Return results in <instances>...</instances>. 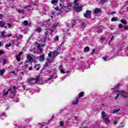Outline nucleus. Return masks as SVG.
<instances>
[{"mask_svg": "<svg viewBox=\"0 0 128 128\" xmlns=\"http://www.w3.org/2000/svg\"><path fill=\"white\" fill-rule=\"evenodd\" d=\"M72 6V3L67 4L66 6H64L63 5L62 7L60 9L59 14H60V16H62V12H64V14H66V12H68V11L66 10H64V8H70V7Z\"/></svg>", "mask_w": 128, "mask_h": 128, "instance_id": "f257e3e1", "label": "nucleus"}, {"mask_svg": "<svg viewBox=\"0 0 128 128\" xmlns=\"http://www.w3.org/2000/svg\"><path fill=\"white\" fill-rule=\"evenodd\" d=\"M39 80H40V76H38L36 79H28V82H29L30 84H36Z\"/></svg>", "mask_w": 128, "mask_h": 128, "instance_id": "f03ea898", "label": "nucleus"}, {"mask_svg": "<svg viewBox=\"0 0 128 128\" xmlns=\"http://www.w3.org/2000/svg\"><path fill=\"white\" fill-rule=\"evenodd\" d=\"M74 8L76 9V12H82V7L80 6V4H76V5L74 6Z\"/></svg>", "mask_w": 128, "mask_h": 128, "instance_id": "7ed1b4c3", "label": "nucleus"}, {"mask_svg": "<svg viewBox=\"0 0 128 128\" xmlns=\"http://www.w3.org/2000/svg\"><path fill=\"white\" fill-rule=\"evenodd\" d=\"M58 54V52L56 51H54L52 52H50V53L48 54V56L50 58H54L55 56H56Z\"/></svg>", "mask_w": 128, "mask_h": 128, "instance_id": "20e7f679", "label": "nucleus"}, {"mask_svg": "<svg viewBox=\"0 0 128 128\" xmlns=\"http://www.w3.org/2000/svg\"><path fill=\"white\" fill-rule=\"evenodd\" d=\"M35 44L37 46V48H38V50H39L40 53L42 54V46L44 47V46L42 45V44H40L38 42H36Z\"/></svg>", "mask_w": 128, "mask_h": 128, "instance_id": "39448f33", "label": "nucleus"}, {"mask_svg": "<svg viewBox=\"0 0 128 128\" xmlns=\"http://www.w3.org/2000/svg\"><path fill=\"white\" fill-rule=\"evenodd\" d=\"M119 94L121 96H122V98H126L128 96V93L124 91H120Z\"/></svg>", "mask_w": 128, "mask_h": 128, "instance_id": "423d86ee", "label": "nucleus"}, {"mask_svg": "<svg viewBox=\"0 0 128 128\" xmlns=\"http://www.w3.org/2000/svg\"><path fill=\"white\" fill-rule=\"evenodd\" d=\"M92 14V10H87L86 12L84 14V18H88Z\"/></svg>", "mask_w": 128, "mask_h": 128, "instance_id": "0eeeda50", "label": "nucleus"}, {"mask_svg": "<svg viewBox=\"0 0 128 128\" xmlns=\"http://www.w3.org/2000/svg\"><path fill=\"white\" fill-rule=\"evenodd\" d=\"M37 60H39L40 62H44V54H42L40 56L37 57Z\"/></svg>", "mask_w": 128, "mask_h": 128, "instance_id": "6e6552de", "label": "nucleus"}, {"mask_svg": "<svg viewBox=\"0 0 128 128\" xmlns=\"http://www.w3.org/2000/svg\"><path fill=\"white\" fill-rule=\"evenodd\" d=\"M78 102H80V98H78V97H77L76 98L75 100L72 102V104L74 106H76V104H78Z\"/></svg>", "mask_w": 128, "mask_h": 128, "instance_id": "1a4fd4ad", "label": "nucleus"}, {"mask_svg": "<svg viewBox=\"0 0 128 128\" xmlns=\"http://www.w3.org/2000/svg\"><path fill=\"white\" fill-rule=\"evenodd\" d=\"M58 24V22L55 23L54 26L52 27V28L50 29V30L51 32H54V31L56 28V26Z\"/></svg>", "mask_w": 128, "mask_h": 128, "instance_id": "9d476101", "label": "nucleus"}, {"mask_svg": "<svg viewBox=\"0 0 128 128\" xmlns=\"http://www.w3.org/2000/svg\"><path fill=\"white\" fill-rule=\"evenodd\" d=\"M102 120L106 119V118H108V115H106V112L104 111L102 112Z\"/></svg>", "mask_w": 128, "mask_h": 128, "instance_id": "9b49d317", "label": "nucleus"}, {"mask_svg": "<svg viewBox=\"0 0 128 128\" xmlns=\"http://www.w3.org/2000/svg\"><path fill=\"white\" fill-rule=\"evenodd\" d=\"M102 12L100 9L99 8H96L93 11V13L94 14H100Z\"/></svg>", "mask_w": 128, "mask_h": 128, "instance_id": "f8f14e48", "label": "nucleus"}, {"mask_svg": "<svg viewBox=\"0 0 128 128\" xmlns=\"http://www.w3.org/2000/svg\"><path fill=\"white\" fill-rule=\"evenodd\" d=\"M24 26H30L32 24V23L30 22L28 24V20H24L23 22Z\"/></svg>", "mask_w": 128, "mask_h": 128, "instance_id": "ddd939ff", "label": "nucleus"}, {"mask_svg": "<svg viewBox=\"0 0 128 128\" xmlns=\"http://www.w3.org/2000/svg\"><path fill=\"white\" fill-rule=\"evenodd\" d=\"M54 75H52V76H50V78H48V80H45L44 82L48 83V81H49V80H54Z\"/></svg>", "mask_w": 128, "mask_h": 128, "instance_id": "4468645a", "label": "nucleus"}, {"mask_svg": "<svg viewBox=\"0 0 128 128\" xmlns=\"http://www.w3.org/2000/svg\"><path fill=\"white\" fill-rule=\"evenodd\" d=\"M14 44H16V42H12V43H10V44H6V45L5 48H10V46H14Z\"/></svg>", "mask_w": 128, "mask_h": 128, "instance_id": "2eb2a0df", "label": "nucleus"}, {"mask_svg": "<svg viewBox=\"0 0 128 128\" xmlns=\"http://www.w3.org/2000/svg\"><path fill=\"white\" fill-rule=\"evenodd\" d=\"M59 70H60V72H62V74H66V72H64V69H62V65H60L59 66Z\"/></svg>", "mask_w": 128, "mask_h": 128, "instance_id": "dca6fc26", "label": "nucleus"}, {"mask_svg": "<svg viewBox=\"0 0 128 128\" xmlns=\"http://www.w3.org/2000/svg\"><path fill=\"white\" fill-rule=\"evenodd\" d=\"M0 38H6V31H4L2 32V34L0 36Z\"/></svg>", "mask_w": 128, "mask_h": 128, "instance_id": "f3484780", "label": "nucleus"}, {"mask_svg": "<svg viewBox=\"0 0 128 128\" xmlns=\"http://www.w3.org/2000/svg\"><path fill=\"white\" fill-rule=\"evenodd\" d=\"M40 66L38 64H36L34 66V68L35 70H40Z\"/></svg>", "mask_w": 128, "mask_h": 128, "instance_id": "a211bd4d", "label": "nucleus"}, {"mask_svg": "<svg viewBox=\"0 0 128 128\" xmlns=\"http://www.w3.org/2000/svg\"><path fill=\"white\" fill-rule=\"evenodd\" d=\"M66 26H68V28H74V24L73 23L69 24L68 23H66Z\"/></svg>", "mask_w": 128, "mask_h": 128, "instance_id": "6ab92c4d", "label": "nucleus"}, {"mask_svg": "<svg viewBox=\"0 0 128 128\" xmlns=\"http://www.w3.org/2000/svg\"><path fill=\"white\" fill-rule=\"evenodd\" d=\"M84 92H82L78 94V98H82L84 96Z\"/></svg>", "mask_w": 128, "mask_h": 128, "instance_id": "aec40b11", "label": "nucleus"}, {"mask_svg": "<svg viewBox=\"0 0 128 128\" xmlns=\"http://www.w3.org/2000/svg\"><path fill=\"white\" fill-rule=\"evenodd\" d=\"M4 22L3 21L0 22V28H4Z\"/></svg>", "mask_w": 128, "mask_h": 128, "instance_id": "412c9836", "label": "nucleus"}, {"mask_svg": "<svg viewBox=\"0 0 128 128\" xmlns=\"http://www.w3.org/2000/svg\"><path fill=\"white\" fill-rule=\"evenodd\" d=\"M4 72H6L5 69H2V70H0V76H3L4 74Z\"/></svg>", "mask_w": 128, "mask_h": 128, "instance_id": "4be33fe9", "label": "nucleus"}, {"mask_svg": "<svg viewBox=\"0 0 128 128\" xmlns=\"http://www.w3.org/2000/svg\"><path fill=\"white\" fill-rule=\"evenodd\" d=\"M104 120H105V122H107L108 124H109V122H110V119H108V117H107L106 118H105V119H103Z\"/></svg>", "mask_w": 128, "mask_h": 128, "instance_id": "5701e85b", "label": "nucleus"}, {"mask_svg": "<svg viewBox=\"0 0 128 128\" xmlns=\"http://www.w3.org/2000/svg\"><path fill=\"white\" fill-rule=\"evenodd\" d=\"M16 58L18 62L20 61V56L18 54L16 56Z\"/></svg>", "mask_w": 128, "mask_h": 128, "instance_id": "b1692460", "label": "nucleus"}, {"mask_svg": "<svg viewBox=\"0 0 128 128\" xmlns=\"http://www.w3.org/2000/svg\"><path fill=\"white\" fill-rule=\"evenodd\" d=\"M42 28H37L36 30H35V32H38V34H40V32H42Z\"/></svg>", "mask_w": 128, "mask_h": 128, "instance_id": "393cba45", "label": "nucleus"}, {"mask_svg": "<svg viewBox=\"0 0 128 128\" xmlns=\"http://www.w3.org/2000/svg\"><path fill=\"white\" fill-rule=\"evenodd\" d=\"M111 22H118V18H116V17H113L111 19Z\"/></svg>", "mask_w": 128, "mask_h": 128, "instance_id": "a878e982", "label": "nucleus"}, {"mask_svg": "<svg viewBox=\"0 0 128 128\" xmlns=\"http://www.w3.org/2000/svg\"><path fill=\"white\" fill-rule=\"evenodd\" d=\"M81 26H82V28H86V24H84V22H82V24H81Z\"/></svg>", "mask_w": 128, "mask_h": 128, "instance_id": "bb28decb", "label": "nucleus"}, {"mask_svg": "<svg viewBox=\"0 0 128 128\" xmlns=\"http://www.w3.org/2000/svg\"><path fill=\"white\" fill-rule=\"evenodd\" d=\"M51 2H52V4H56V3L58 2V0H52Z\"/></svg>", "mask_w": 128, "mask_h": 128, "instance_id": "cd10ccee", "label": "nucleus"}, {"mask_svg": "<svg viewBox=\"0 0 128 128\" xmlns=\"http://www.w3.org/2000/svg\"><path fill=\"white\" fill-rule=\"evenodd\" d=\"M84 51L86 52H90V47L86 46L84 48Z\"/></svg>", "mask_w": 128, "mask_h": 128, "instance_id": "c85d7f7f", "label": "nucleus"}, {"mask_svg": "<svg viewBox=\"0 0 128 128\" xmlns=\"http://www.w3.org/2000/svg\"><path fill=\"white\" fill-rule=\"evenodd\" d=\"M119 110H120V109L114 110L112 112V114H116V112H118Z\"/></svg>", "mask_w": 128, "mask_h": 128, "instance_id": "c756f323", "label": "nucleus"}, {"mask_svg": "<svg viewBox=\"0 0 128 128\" xmlns=\"http://www.w3.org/2000/svg\"><path fill=\"white\" fill-rule=\"evenodd\" d=\"M27 58H28V60L29 62H32V60H33L32 58L30 56H28Z\"/></svg>", "mask_w": 128, "mask_h": 128, "instance_id": "7c9ffc66", "label": "nucleus"}, {"mask_svg": "<svg viewBox=\"0 0 128 128\" xmlns=\"http://www.w3.org/2000/svg\"><path fill=\"white\" fill-rule=\"evenodd\" d=\"M120 22L122 24H126V20L122 19L120 20Z\"/></svg>", "mask_w": 128, "mask_h": 128, "instance_id": "2f4dec72", "label": "nucleus"}, {"mask_svg": "<svg viewBox=\"0 0 128 128\" xmlns=\"http://www.w3.org/2000/svg\"><path fill=\"white\" fill-rule=\"evenodd\" d=\"M47 36H48V32H46L44 33V40H46Z\"/></svg>", "mask_w": 128, "mask_h": 128, "instance_id": "473e14b6", "label": "nucleus"}, {"mask_svg": "<svg viewBox=\"0 0 128 128\" xmlns=\"http://www.w3.org/2000/svg\"><path fill=\"white\" fill-rule=\"evenodd\" d=\"M54 60H51L50 58H47L46 62H48L50 64V62H53Z\"/></svg>", "mask_w": 128, "mask_h": 128, "instance_id": "72a5a7b5", "label": "nucleus"}, {"mask_svg": "<svg viewBox=\"0 0 128 128\" xmlns=\"http://www.w3.org/2000/svg\"><path fill=\"white\" fill-rule=\"evenodd\" d=\"M7 94H8V92L7 91L6 92L5 90L3 91V96H6Z\"/></svg>", "mask_w": 128, "mask_h": 128, "instance_id": "f704fd0d", "label": "nucleus"}, {"mask_svg": "<svg viewBox=\"0 0 128 128\" xmlns=\"http://www.w3.org/2000/svg\"><path fill=\"white\" fill-rule=\"evenodd\" d=\"M16 128H22V126H20L18 125V124H14Z\"/></svg>", "mask_w": 128, "mask_h": 128, "instance_id": "c9c22d12", "label": "nucleus"}, {"mask_svg": "<svg viewBox=\"0 0 128 128\" xmlns=\"http://www.w3.org/2000/svg\"><path fill=\"white\" fill-rule=\"evenodd\" d=\"M123 28H124V30H128V26L124 25L123 26Z\"/></svg>", "mask_w": 128, "mask_h": 128, "instance_id": "e433bc0d", "label": "nucleus"}, {"mask_svg": "<svg viewBox=\"0 0 128 128\" xmlns=\"http://www.w3.org/2000/svg\"><path fill=\"white\" fill-rule=\"evenodd\" d=\"M30 8V6L28 5V6H24V10H26V8Z\"/></svg>", "mask_w": 128, "mask_h": 128, "instance_id": "4c0bfd02", "label": "nucleus"}, {"mask_svg": "<svg viewBox=\"0 0 128 128\" xmlns=\"http://www.w3.org/2000/svg\"><path fill=\"white\" fill-rule=\"evenodd\" d=\"M100 2H101V4H104V2H108V0H100Z\"/></svg>", "mask_w": 128, "mask_h": 128, "instance_id": "58836bf2", "label": "nucleus"}, {"mask_svg": "<svg viewBox=\"0 0 128 128\" xmlns=\"http://www.w3.org/2000/svg\"><path fill=\"white\" fill-rule=\"evenodd\" d=\"M7 25L8 26V28H12V26L10 24L8 23Z\"/></svg>", "mask_w": 128, "mask_h": 128, "instance_id": "ea45409f", "label": "nucleus"}, {"mask_svg": "<svg viewBox=\"0 0 128 128\" xmlns=\"http://www.w3.org/2000/svg\"><path fill=\"white\" fill-rule=\"evenodd\" d=\"M44 68H46V66H48V62H46L45 64L44 65Z\"/></svg>", "mask_w": 128, "mask_h": 128, "instance_id": "a19ab883", "label": "nucleus"}, {"mask_svg": "<svg viewBox=\"0 0 128 128\" xmlns=\"http://www.w3.org/2000/svg\"><path fill=\"white\" fill-rule=\"evenodd\" d=\"M118 28H122V24H119L118 25Z\"/></svg>", "mask_w": 128, "mask_h": 128, "instance_id": "79ce46f5", "label": "nucleus"}, {"mask_svg": "<svg viewBox=\"0 0 128 128\" xmlns=\"http://www.w3.org/2000/svg\"><path fill=\"white\" fill-rule=\"evenodd\" d=\"M78 0H74V6H76V4H78Z\"/></svg>", "mask_w": 128, "mask_h": 128, "instance_id": "37998d69", "label": "nucleus"}, {"mask_svg": "<svg viewBox=\"0 0 128 128\" xmlns=\"http://www.w3.org/2000/svg\"><path fill=\"white\" fill-rule=\"evenodd\" d=\"M102 59L104 60V62H106V60H108V57L104 56L103 57Z\"/></svg>", "mask_w": 128, "mask_h": 128, "instance_id": "c03bdc74", "label": "nucleus"}, {"mask_svg": "<svg viewBox=\"0 0 128 128\" xmlns=\"http://www.w3.org/2000/svg\"><path fill=\"white\" fill-rule=\"evenodd\" d=\"M114 14H116V12H110V14H112V16H114Z\"/></svg>", "mask_w": 128, "mask_h": 128, "instance_id": "a18cd8bd", "label": "nucleus"}, {"mask_svg": "<svg viewBox=\"0 0 128 128\" xmlns=\"http://www.w3.org/2000/svg\"><path fill=\"white\" fill-rule=\"evenodd\" d=\"M100 40H106V37H102Z\"/></svg>", "mask_w": 128, "mask_h": 128, "instance_id": "49530a36", "label": "nucleus"}, {"mask_svg": "<svg viewBox=\"0 0 128 128\" xmlns=\"http://www.w3.org/2000/svg\"><path fill=\"white\" fill-rule=\"evenodd\" d=\"M3 18H4V14H0V19L2 20Z\"/></svg>", "mask_w": 128, "mask_h": 128, "instance_id": "de8ad7c7", "label": "nucleus"}, {"mask_svg": "<svg viewBox=\"0 0 128 128\" xmlns=\"http://www.w3.org/2000/svg\"><path fill=\"white\" fill-rule=\"evenodd\" d=\"M60 126H62V128L64 126V122H60Z\"/></svg>", "mask_w": 128, "mask_h": 128, "instance_id": "09e8293b", "label": "nucleus"}, {"mask_svg": "<svg viewBox=\"0 0 128 128\" xmlns=\"http://www.w3.org/2000/svg\"><path fill=\"white\" fill-rule=\"evenodd\" d=\"M6 59H3V64H6Z\"/></svg>", "mask_w": 128, "mask_h": 128, "instance_id": "8fccbe9b", "label": "nucleus"}, {"mask_svg": "<svg viewBox=\"0 0 128 128\" xmlns=\"http://www.w3.org/2000/svg\"><path fill=\"white\" fill-rule=\"evenodd\" d=\"M16 44H16V46H20V42L16 41Z\"/></svg>", "mask_w": 128, "mask_h": 128, "instance_id": "3c124183", "label": "nucleus"}, {"mask_svg": "<svg viewBox=\"0 0 128 128\" xmlns=\"http://www.w3.org/2000/svg\"><path fill=\"white\" fill-rule=\"evenodd\" d=\"M18 12L19 14H22V10H19Z\"/></svg>", "mask_w": 128, "mask_h": 128, "instance_id": "603ef678", "label": "nucleus"}, {"mask_svg": "<svg viewBox=\"0 0 128 128\" xmlns=\"http://www.w3.org/2000/svg\"><path fill=\"white\" fill-rule=\"evenodd\" d=\"M118 96H120V94H118L116 96L115 98V100H117Z\"/></svg>", "mask_w": 128, "mask_h": 128, "instance_id": "864d4df0", "label": "nucleus"}, {"mask_svg": "<svg viewBox=\"0 0 128 128\" xmlns=\"http://www.w3.org/2000/svg\"><path fill=\"white\" fill-rule=\"evenodd\" d=\"M96 52V49H93L92 50V52L91 53V54H94L93 52Z\"/></svg>", "mask_w": 128, "mask_h": 128, "instance_id": "5fc2aeb1", "label": "nucleus"}, {"mask_svg": "<svg viewBox=\"0 0 128 128\" xmlns=\"http://www.w3.org/2000/svg\"><path fill=\"white\" fill-rule=\"evenodd\" d=\"M4 54V52L2 50H0V54Z\"/></svg>", "mask_w": 128, "mask_h": 128, "instance_id": "6e6d98bb", "label": "nucleus"}, {"mask_svg": "<svg viewBox=\"0 0 128 128\" xmlns=\"http://www.w3.org/2000/svg\"><path fill=\"white\" fill-rule=\"evenodd\" d=\"M56 10H60V8L58 7L55 8Z\"/></svg>", "mask_w": 128, "mask_h": 128, "instance_id": "4d7b16f0", "label": "nucleus"}, {"mask_svg": "<svg viewBox=\"0 0 128 128\" xmlns=\"http://www.w3.org/2000/svg\"><path fill=\"white\" fill-rule=\"evenodd\" d=\"M28 70H32V66L29 67Z\"/></svg>", "mask_w": 128, "mask_h": 128, "instance_id": "13d9d810", "label": "nucleus"}, {"mask_svg": "<svg viewBox=\"0 0 128 128\" xmlns=\"http://www.w3.org/2000/svg\"><path fill=\"white\" fill-rule=\"evenodd\" d=\"M1 116H6V112H3Z\"/></svg>", "mask_w": 128, "mask_h": 128, "instance_id": "bf43d9fd", "label": "nucleus"}, {"mask_svg": "<svg viewBox=\"0 0 128 128\" xmlns=\"http://www.w3.org/2000/svg\"><path fill=\"white\" fill-rule=\"evenodd\" d=\"M22 54H24V52H20V53H19V55H20V56L22 55Z\"/></svg>", "mask_w": 128, "mask_h": 128, "instance_id": "052dcab7", "label": "nucleus"}, {"mask_svg": "<svg viewBox=\"0 0 128 128\" xmlns=\"http://www.w3.org/2000/svg\"><path fill=\"white\" fill-rule=\"evenodd\" d=\"M60 2H62V4H64V2H66V0H60Z\"/></svg>", "mask_w": 128, "mask_h": 128, "instance_id": "680f3d73", "label": "nucleus"}, {"mask_svg": "<svg viewBox=\"0 0 128 128\" xmlns=\"http://www.w3.org/2000/svg\"><path fill=\"white\" fill-rule=\"evenodd\" d=\"M13 90H16V86H13Z\"/></svg>", "mask_w": 128, "mask_h": 128, "instance_id": "e2e57ef3", "label": "nucleus"}, {"mask_svg": "<svg viewBox=\"0 0 128 128\" xmlns=\"http://www.w3.org/2000/svg\"><path fill=\"white\" fill-rule=\"evenodd\" d=\"M60 6H61V8H62V4L61 2L60 3Z\"/></svg>", "mask_w": 128, "mask_h": 128, "instance_id": "0e129e2a", "label": "nucleus"}, {"mask_svg": "<svg viewBox=\"0 0 128 128\" xmlns=\"http://www.w3.org/2000/svg\"><path fill=\"white\" fill-rule=\"evenodd\" d=\"M114 124H118V120L114 122Z\"/></svg>", "mask_w": 128, "mask_h": 128, "instance_id": "69168bd1", "label": "nucleus"}, {"mask_svg": "<svg viewBox=\"0 0 128 128\" xmlns=\"http://www.w3.org/2000/svg\"><path fill=\"white\" fill-rule=\"evenodd\" d=\"M22 128H26V125L24 126Z\"/></svg>", "mask_w": 128, "mask_h": 128, "instance_id": "338daca9", "label": "nucleus"}, {"mask_svg": "<svg viewBox=\"0 0 128 128\" xmlns=\"http://www.w3.org/2000/svg\"><path fill=\"white\" fill-rule=\"evenodd\" d=\"M14 90H12V93L14 94Z\"/></svg>", "mask_w": 128, "mask_h": 128, "instance_id": "774afa93", "label": "nucleus"}]
</instances>
